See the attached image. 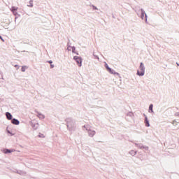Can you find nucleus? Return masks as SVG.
I'll list each match as a JSON object with an SVG mask.
<instances>
[{"label": "nucleus", "instance_id": "1", "mask_svg": "<svg viewBox=\"0 0 179 179\" xmlns=\"http://www.w3.org/2000/svg\"><path fill=\"white\" fill-rule=\"evenodd\" d=\"M66 125L69 132H73L76 131V121L72 117H67L65 119Z\"/></svg>", "mask_w": 179, "mask_h": 179}, {"label": "nucleus", "instance_id": "2", "mask_svg": "<svg viewBox=\"0 0 179 179\" xmlns=\"http://www.w3.org/2000/svg\"><path fill=\"white\" fill-rule=\"evenodd\" d=\"M139 69L141 71H139V70H137L136 75H138V76H145V64H143V62L140 63Z\"/></svg>", "mask_w": 179, "mask_h": 179}, {"label": "nucleus", "instance_id": "3", "mask_svg": "<svg viewBox=\"0 0 179 179\" xmlns=\"http://www.w3.org/2000/svg\"><path fill=\"white\" fill-rule=\"evenodd\" d=\"M140 10H141V15H140L141 19H142V20L145 19V23L148 24V14H146V12H145V10H143V8H141Z\"/></svg>", "mask_w": 179, "mask_h": 179}, {"label": "nucleus", "instance_id": "4", "mask_svg": "<svg viewBox=\"0 0 179 179\" xmlns=\"http://www.w3.org/2000/svg\"><path fill=\"white\" fill-rule=\"evenodd\" d=\"M74 61H76L78 66L80 67L82 66V62H83V59L79 56H74L73 57Z\"/></svg>", "mask_w": 179, "mask_h": 179}, {"label": "nucleus", "instance_id": "5", "mask_svg": "<svg viewBox=\"0 0 179 179\" xmlns=\"http://www.w3.org/2000/svg\"><path fill=\"white\" fill-rule=\"evenodd\" d=\"M86 131H87L88 135H89V136H90V138H93V136L94 135H96V131L92 130V129H89V127L86 128Z\"/></svg>", "mask_w": 179, "mask_h": 179}, {"label": "nucleus", "instance_id": "6", "mask_svg": "<svg viewBox=\"0 0 179 179\" xmlns=\"http://www.w3.org/2000/svg\"><path fill=\"white\" fill-rule=\"evenodd\" d=\"M135 146L139 148V149H145V150H149V147L143 145L142 143H134Z\"/></svg>", "mask_w": 179, "mask_h": 179}, {"label": "nucleus", "instance_id": "7", "mask_svg": "<svg viewBox=\"0 0 179 179\" xmlns=\"http://www.w3.org/2000/svg\"><path fill=\"white\" fill-rule=\"evenodd\" d=\"M6 117L7 120H8V121H10V120H12L13 119V116L9 112L6 113Z\"/></svg>", "mask_w": 179, "mask_h": 179}, {"label": "nucleus", "instance_id": "8", "mask_svg": "<svg viewBox=\"0 0 179 179\" xmlns=\"http://www.w3.org/2000/svg\"><path fill=\"white\" fill-rule=\"evenodd\" d=\"M11 123L13 124V125H19V124H20V122L19 121V120L13 118L11 120Z\"/></svg>", "mask_w": 179, "mask_h": 179}, {"label": "nucleus", "instance_id": "9", "mask_svg": "<svg viewBox=\"0 0 179 179\" xmlns=\"http://www.w3.org/2000/svg\"><path fill=\"white\" fill-rule=\"evenodd\" d=\"M12 152H15V150L8 149V148H6V149L3 150V153H5L6 155H8L9 153H12Z\"/></svg>", "mask_w": 179, "mask_h": 179}, {"label": "nucleus", "instance_id": "10", "mask_svg": "<svg viewBox=\"0 0 179 179\" xmlns=\"http://www.w3.org/2000/svg\"><path fill=\"white\" fill-rule=\"evenodd\" d=\"M144 123L145 124V127H150V123L149 122V120L148 119V117H145V119H144Z\"/></svg>", "mask_w": 179, "mask_h": 179}, {"label": "nucleus", "instance_id": "11", "mask_svg": "<svg viewBox=\"0 0 179 179\" xmlns=\"http://www.w3.org/2000/svg\"><path fill=\"white\" fill-rule=\"evenodd\" d=\"M36 113H38V118H40L41 120H44V118H45V116L44 115H43L42 113H40L38 111H36Z\"/></svg>", "mask_w": 179, "mask_h": 179}, {"label": "nucleus", "instance_id": "12", "mask_svg": "<svg viewBox=\"0 0 179 179\" xmlns=\"http://www.w3.org/2000/svg\"><path fill=\"white\" fill-rule=\"evenodd\" d=\"M13 13L14 16H15V22H16V20L17 19V17H20V14L17 13V11H13Z\"/></svg>", "mask_w": 179, "mask_h": 179}, {"label": "nucleus", "instance_id": "13", "mask_svg": "<svg viewBox=\"0 0 179 179\" xmlns=\"http://www.w3.org/2000/svg\"><path fill=\"white\" fill-rule=\"evenodd\" d=\"M148 113H155L153 111V104L152 103L149 106Z\"/></svg>", "mask_w": 179, "mask_h": 179}, {"label": "nucleus", "instance_id": "14", "mask_svg": "<svg viewBox=\"0 0 179 179\" xmlns=\"http://www.w3.org/2000/svg\"><path fill=\"white\" fill-rule=\"evenodd\" d=\"M31 127L32 128H34V129H37V128H38V123H36V124L31 123Z\"/></svg>", "mask_w": 179, "mask_h": 179}, {"label": "nucleus", "instance_id": "15", "mask_svg": "<svg viewBox=\"0 0 179 179\" xmlns=\"http://www.w3.org/2000/svg\"><path fill=\"white\" fill-rule=\"evenodd\" d=\"M129 155H131V156H135L137 153L136 151H134V150H131L129 152Z\"/></svg>", "mask_w": 179, "mask_h": 179}, {"label": "nucleus", "instance_id": "16", "mask_svg": "<svg viewBox=\"0 0 179 179\" xmlns=\"http://www.w3.org/2000/svg\"><path fill=\"white\" fill-rule=\"evenodd\" d=\"M106 71H108V72H109V73H111V75H112V73H114V70H113L111 68H108V69H106Z\"/></svg>", "mask_w": 179, "mask_h": 179}, {"label": "nucleus", "instance_id": "17", "mask_svg": "<svg viewBox=\"0 0 179 179\" xmlns=\"http://www.w3.org/2000/svg\"><path fill=\"white\" fill-rule=\"evenodd\" d=\"M11 12H16V10H17V7L15 6H12L11 9H10Z\"/></svg>", "mask_w": 179, "mask_h": 179}, {"label": "nucleus", "instance_id": "18", "mask_svg": "<svg viewBox=\"0 0 179 179\" xmlns=\"http://www.w3.org/2000/svg\"><path fill=\"white\" fill-rule=\"evenodd\" d=\"M90 6H92V8H93V10H99V8H97L96 6L92 4L90 5Z\"/></svg>", "mask_w": 179, "mask_h": 179}, {"label": "nucleus", "instance_id": "19", "mask_svg": "<svg viewBox=\"0 0 179 179\" xmlns=\"http://www.w3.org/2000/svg\"><path fill=\"white\" fill-rule=\"evenodd\" d=\"M29 8H33V0L29 1V5H28Z\"/></svg>", "mask_w": 179, "mask_h": 179}, {"label": "nucleus", "instance_id": "20", "mask_svg": "<svg viewBox=\"0 0 179 179\" xmlns=\"http://www.w3.org/2000/svg\"><path fill=\"white\" fill-rule=\"evenodd\" d=\"M71 50L73 53L76 54V48H75V46H72Z\"/></svg>", "mask_w": 179, "mask_h": 179}, {"label": "nucleus", "instance_id": "21", "mask_svg": "<svg viewBox=\"0 0 179 179\" xmlns=\"http://www.w3.org/2000/svg\"><path fill=\"white\" fill-rule=\"evenodd\" d=\"M127 117H134V113L132 112H129L127 114Z\"/></svg>", "mask_w": 179, "mask_h": 179}, {"label": "nucleus", "instance_id": "22", "mask_svg": "<svg viewBox=\"0 0 179 179\" xmlns=\"http://www.w3.org/2000/svg\"><path fill=\"white\" fill-rule=\"evenodd\" d=\"M22 72H26V66H22L21 68Z\"/></svg>", "mask_w": 179, "mask_h": 179}, {"label": "nucleus", "instance_id": "23", "mask_svg": "<svg viewBox=\"0 0 179 179\" xmlns=\"http://www.w3.org/2000/svg\"><path fill=\"white\" fill-rule=\"evenodd\" d=\"M112 75H115V76H118L120 78V73L115 72V71H113V73H112Z\"/></svg>", "mask_w": 179, "mask_h": 179}, {"label": "nucleus", "instance_id": "24", "mask_svg": "<svg viewBox=\"0 0 179 179\" xmlns=\"http://www.w3.org/2000/svg\"><path fill=\"white\" fill-rule=\"evenodd\" d=\"M105 68L106 69H108V68H110V66H108V64L106 62H105Z\"/></svg>", "mask_w": 179, "mask_h": 179}, {"label": "nucleus", "instance_id": "25", "mask_svg": "<svg viewBox=\"0 0 179 179\" xmlns=\"http://www.w3.org/2000/svg\"><path fill=\"white\" fill-rule=\"evenodd\" d=\"M67 50H69V51H71V49H69V48H71V45H69V43H67Z\"/></svg>", "mask_w": 179, "mask_h": 179}, {"label": "nucleus", "instance_id": "26", "mask_svg": "<svg viewBox=\"0 0 179 179\" xmlns=\"http://www.w3.org/2000/svg\"><path fill=\"white\" fill-rule=\"evenodd\" d=\"M0 40H1V41H3V43H5V40L3 39V38H2V36L0 35Z\"/></svg>", "mask_w": 179, "mask_h": 179}, {"label": "nucleus", "instance_id": "27", "mask_svg": "<svg viewBox=\"0 0 179 179\" xmlns=\"http://www.w3.org/2000/svg\"><path fill=\"white\" fill-rule=\"evenodd\" d=\"M7 132H8V134H10L11 136H13L14 134H12V132H10V131L7 130Z\"/></svg>", "mask_w": 179, "mask_h": 179}, {"label": "nucleus", "instance_id": "28", "mask_svg": "<svg viewBox=\"0 0 179 179\" xmlns=\"http://www.w3.org/2000/svg\"><path fill=\"white\" fill-rule=\"evenodd\" d=\"M94 57H95L96 59H99V56L94 55Z\"/></svg>", "mask_w": 179, "mask_h": 179}, {"label": "nucleus", "instance_id": "29", "mask_svg": "<svg viewBox=\"0 0 179 179\" xmlns=\"http://www.w3.org/2000/svg\"><path fill=\"white\" fill-rule=\"evenodd\" d=\"M48 64H52V60H49L48 61Z\"/></svg>", "mask_w": 179, "mask_h": 179}, {"label": "nucleus", "instance_id": "30", "mask_svg": "<svg viewBox=\"0 0 179 179\" xmlns=\"http://www.w3.org/2000/svg\"><path fill=\"white\" fill-rule=\"evenodd\" d=\"M54 66H55L54 64H50V69H52V68H54Z\"/></svg>", "mask_w": 179, "mask_h": 179}, {"label": "nucleus", "instance_id": "31", "mask_svg": "<svg viewBox=\"0 0 179 179\" xmlns=\"http://www.w3.org/2000/svg\"><path fill=\"white\" fill-rule=\"evenodd\" d=\"M143 117H145L144 120H146V117H148V115H146V114L143 113Z\"/></svg>", "mask_w": 179, "mask_h": 179}, {"label": "nucleus", "instance_id": "32", "mask_svg": "<svg viewBox=\"0 0 179 179\" xmlns=\"http://www.w3.org/2000/svg\"><path fill=\"white\" fill-rule=\"evenodd\" d=\"M175 115H176V117H179V113H175Z\"/></svg>", "mask_w": 179, "mask_h": 179}, {"label": "nucleus", "instance_id": "33", "mask_svg": "<svg viewBox=\"0 0 179 179\" xmlns=\"http://www.w3.org/2000/svg\"><path fill=\"white\" fill-rule=\"evenodd\" d=\"M83 128H85V129H86V128L90 129V128H89V126H85V125L83 126Z\"/></svg>", "mask_w": 179, "mask_h": 179}, {"label": "nucleus", "instance_id": "34", "mask_svg": "<svg viewBox=\"0 0 179 179\" xmlns=\"http://www.w3.org/2000/svg\"><path fill=\"white\" fill-rule=\"evenodd\" d=\"M15 68H18V69H19V65L15 64Z\"/></svg>", "mask_w": 179, "mask_h": 179}, {"label": "nucleus", "instance_id": "35", "mask_svg": "<svg viewBox=\"0 0 179 179\" xmlns=\"http://www.w3.org/2000/svg\"><path fill=\"white\" fill-rule=\"evenodd\" d=\"M41 136H43V134H41V135H39V138H41Z\"/></svg>", "mask_w": 179, "mask_h": 179}, {"label": "nucleus", "instance_id": "36", "mask_svg": "<svg viewBox=\"0 0 179 179\" xmlns=\"http://www.w3.org/2000/svg\"><path fill=\"white\" fill-rule=\"evenodd\" d=\"M76 55H79V53H78V52H76Z\"/></svg>", "mask_w": 179, "mask_h": 179}, {"label": "nucleus", "instance_id": "37", "mask_svg": "<svg viewBox=\"0 0 179 179\" xmlns=\"http://www.w3.org/2000/svg\"><path fill=\"white\" fill-rule=\"evenodd\" d=\"M176 64H177L178 66H179V64L178 63L176 62Z\"/></svg>", "mask_w": 179, "mask_h": 179}, {"label": "nucleus", "instance_id": "38", "mask_svg": "<svg viewBox=\"0 0 179 179\" xmlns=\"http://www.w3.org/2000/svg\"><path fill=\"white\" fill-rule=\"evenodd\" d=\"M22 52H26V50H23Z\"/></svg>", "mask_w": 179, "mask_h": 179}]
</instances>
